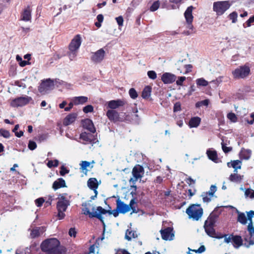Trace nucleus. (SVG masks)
I'll list each match as a JSON object with an SVG mask.
<instances>
[{
  "mask_svg": "<svg viewBox=\"0 0 254 254\" xmlns=\"http://www.w3.org/2000/svg\"><path fill=\"white\" fill-rule=\"evenodd\" d=\"M40 247L42 251L47 254H63L65 251V248L60 245V242L56 238L44 241Z\"/></svg>",
  "mask_w": 254,
  "mask_h": 254,
  "instance_id": "1",
  "label": "nucleus"
},
{
  "mask_svg": "<svg viewBox=\"0 0 254 254\" xmlns=\"http://www.w3.org/2000/svg\"><path fill=\"white\" fill-rule=\"evenodd\" d=\"M91 200H90L82 203V206L83 208L82 210L83 214L86 215H89L90 218L96 217L98 218L104 225L102 215L107 213V210L101 206H98L95 209V207L91 204Z\"/></svg>",
  "mask_w": 254,
  "mask_h": 254,
  "instance_id": "2",
  "label": "nucleus"
},
{
  "mask_svg": "<svg viewBox=\"0 0 254 254\" xmlns=\"http://www.w3.org/2000/svg\"><path fill=\"white\" fill-rule=\"evenodd\" d=\"M81 44V37L80 35H76L71 40L69 45L68 54L70 60L72 61L76 56L77 52Z\"/></svg>",
  "mask_w": 254,
  "mask_h": 254,
  "instance_id": "3",
  "label": "nucleus"
},
{
  "mask_svg": "<svg viewBox=\"0 0 254 254\" xmlns=\"http://www.w3.org/2000/svg\"><path fill=\"white\" fill-rule=\"evenodd\" d=\"M189 218L198 221L202 216L203 209L200 205L192 204L186 209Z\"/></svg>",
  "mask_w": 254,
  "mask_h": 254,
  "instance_id": "4",
  "label": "nucleus"
},
{
  "mask_svg": "<svg viewBox=\"0 0 254 254\" xmlns=\"http://www.w3.org/2000/svg\"><path fill=\"white\" fill-rule=\"evenodd\" d=\"M131 173L132 177L130 178L129 182L132 184L131 187L136 189V186L134 185L138 180H140L143 177L144 174V168L140 165H136L133 168Z\"/></svg>",
  "mask_w": 254,
  "mask_h": 254,
  "instance_id": "5",
  "label": "nucleus"
},
{
  "mask_svg": "<svg viewBox=\"0 0 254 254\" xmlns=\"http://www.w3.org/2000/svg\"><path fill=\"white\" fill-rule=\"evenodd\" d=\"M232 4L229 0L218 1L213 4V10L218 16L222 15L227 11Z\"/></svg>",
  "mask_w": 254,
  "mask_h": 254,
  "instance_id": "6",
  "label": "nucleus"
},
{
  "mask_svg": "<svg viewBox=\"0 0 254 254\" xmlns=\"http://www.w3.org/2000/svg\"><path fill=\"white\" fill-rule=\"evenodd\" d=\"M250 67L248 64L239 66L232 71L233 77L235 79H243L250 74Z\"/></svg>",
  "mask_w": 254,
  "mask_h": 254,
  "instance_id": "7",
  "label": "nucleus"
},
{
  "mask_svg": "<svg viewBox=\"0 0 254 254\" xmlns=\"http://www.w3.org/2000/svg\"><path fill=\"white\" fill-rule=\"evenodd\" d=\"M58 199L57 204V208L58 211V217L59 219H63L65 217L64 212L69 205V202L64 196L59 197Z\"/></svg>",
  "mask_w": 254,
  "mask_h": 254,
  "instance_id": "8",
  "label": "nucleus"
},
{
  "mask_svg": "<svg viewBox=\"0 0 254 254\" xmlns=\"http://www.w3.org/2000/svg\"><path fill=\"white\" fill-rule=\"evenodd\" d=\"M56 82V80H52L50 78L43 80L39 86L38 90L43 94H46L54 88Z\"/></svg>",
  "mask_w": 254,
  "mask_h": 254,
  "instance_id": "9",
  "label": "nucleus"
},
{
  "mask_svg": "<svg viewBox=\"0 0 254 254\" xmlns=\"http://www.w3.org/2000/svg\"><path fill=\"white\" fill-rule=\"evenodd\" d=\"M224 242L226 243H232L235 248H239L243 244V240L239 236L233 235H224Z\"/></svg>",
  "mask_w": 254,
  "mask_h": 254,
  "instance_id": "10",
  "label": "nucleus"
},
{
  "mask_svg": "<svg viewBox=\"0 0 254 254\" xmlns=\"http://www.w3.org/2000/svg\"><path fill=\"white\" fill-rule=\"evenodd\" d=\"M32 101V98L28 96L18 97L11 100L10 106L12 107H22Z\"/></svg>",
  "mask_w": 254,
  "mask_h": 254,
  "instance_id": "11",
  "label": "nucleus"
},
{
  "mask_svg": "<svg viewBox=\"0 0 254 254\" xmlns=\"http://www.w3.org/2000/svg\"><path fill=\"white\" fill-rule=\"evenodd\" d=\"M253 217H254V211L251 210L248 212V219L250 221L248 226V230L251 239L249 242V245L254 244V227L253 226V222L252 221V218Z\"/></svg>",
  "mask_w": 254,
  "mask_h": 254,
  "instance_id": "12",
  "label": "nucleus"
},
{
  "mask_svg": "<svg viewBox=\"0 0 254 254\" xmlns=\"http://www.w3.org/2000/svg\"><path fill=\"white\" fill-rule=\"evenodd\" d=\"M217 190V187L215 185H211L210 190L208 191L202 193L201 196L204 203H208L212 199L215 197V193Z\"/></svg>",
  "mask_w": 254,
  "mask_h": 254,
  "instance_id": "13",
  "label": "nucleus"
},
{
  "mask_svg": "<svg viewBox=\"0 0 254 254\" xmlns=\"http://www.w3.org/2000/svg\"><path fill=\"white\" fill-rule=\"evenodd\" d=\"M193 8H194L192 6L188 7L184 13V16L187 24V27L190 30H192L193 28V26L192 25V22L193 19L192 12Z\"/></svg>",
  "mask_w": 254,
  "mask_h": 254,
  "instance_id": "14",
  "label": "nucleus"
},
{
  "mask_svg": "<svg viewBox=\"0 0 254 254\" xmlns=\"http://www.w3.org/2000/svg\"><path fill=\"white\" fill-rule=\"evenodd\" d=\"M162 238L166 241H171L175 237L174 232L172 227H167L160 230Z\"/></svg>",
  "mask_w": 254,
  "mask_h": 254,
  "instance_id": "15",
  "label": "nucleus"
},
{
  "mask_svg": "<svg viewBox=\"0 0 254 254\" xmlns=\"http://www.w3.org/2000/svg\"><path fill=\"white\" fill-rule=\"evenodd\" d=\"M105 56V51L103 49H100L95 52L92 53L91 60L95 63H100L104 59Z\"/></svg>",
  "mask_w": 254,
  "mask_h": 254,
  "instance_id": "16",
  "label": "nucleus"
},
{
  "mask_svg": "<svg viewBox=\"0 0 254 254\" xmlns=\"http://www.w3.org/2000/svg\"><path fill=\"white\" fill-rule=\"evenodd\" d=\"M204 228L206 233L210 237L220 239L223 238V235L220 233H217L214 229V226L204 225Z\"/></svg>",
  "mask_w": 254,
  "mask_h": 254,
  "instance_id": "17",
  "label": "nucleus"
},
{
  "mask_svg": "<svg viewBox=\"0 0 254 254\" xmlns=\"http://www.w3.org/2000/svg\"><path fill=\"white\" fill-rule=\"evenodd\" d=\"M176 79V76L170 72L163 73L161 77V80L164 84H171L174 82Z\"/></svg>",
  "mask_w": 254,
  "mask_h": 254,
  "instance_id": "18",
  "label": "nucleus"
},
{
  "mask_svg": "<svg viewBox=\"0 0 254 254\" xmlns=\"http://www.w3.org/2000/svg\"><path fill=\"white\" fill-rule=\"evenodd\" d=\"M117 209L121 213H126L130 210L129 206L119 198L117 200Z\"/></svg>",
  "mask_w": 254,
  "mask_h": 254,
  "instance_id": "19",
  "label": "nucleus"
},
{
  "mask_svg": "<svg viewBox=\"0 0 254 254\" xmlns=\"http://www.w3.org/2000/svg\"><path fill=\"white\" fill-rule=\"evenodd\" d=\"M80 139L83 141V144H87L94 142V136L91 133H88L86 132H82L80 135Z\"/></svg>",
  "mask_w": 254,
  "mask_h": 254,
  "instance_id": "20",
  "label": "nucleus"
},
{
  "mask_svg": "<svg viewBox=\"0 0 254 254\" xmlns=\"http://www.w3.org/2000/svg\"><path fill=\"white\" fill-rule=\"evenodd\" d=\"M108 107L112 110L117 109L125 105V102L122 100H113L107 103Z\"/></svg>",
  "mask_w": 254,
  "mask_h": 254,
  "instance_id": "21",
  "label": "nucleus"
},
{
  "mask_svg": "<svg viewBox=\"0 0 254 254\" xmlns=\"http://www.w3.org/2000/svg\"><path fill=\"white\" fill-rule=\"evenodd\" d=\"M106 115L111 121L117 122L120 121L119 114L114 110H109L107 112Z\"/></svg>",
  "mask_w": 254,
  "mask_h": 254,
  "instance_id": "22",
  "label": "nucleus"
},
{
  "mask_svg": "<svg viewBox=\"0 0 254 254\" xmlns=\"http://www.w3.org/2000/svg\"><path fill=\"white\" fill-rule=\"evenodd\" d=\"M77 118V114L75 113H71L65 117L63 121L64 126H68L73 123Z\"/></svg>",
  "mask_w": 254,
  "mask_h": 254,
  "instance_id": "23",
  "label": "nucleus"
},
{
  "mask_svg": "<svg viewBox=\"0 0 254 254\" xmlns=\"http://www.w3.org/2000/svg\"><path fill=\"white\" fill-rule=\"evenodd\" d=\"M87 185L90 189L94 190V193H96V194H98L97 189L98 187V184L96 178H90L87 182Z\"/></svg>",
  "mask_w": 254,
  "mask_h": 254,
  "instance_id": "24",
  "label": "nucleus"
},
{
  "mask_svg": "<svg viewBox=\"0 0 254 254\" xmlns=\"http://www.w3.org/2000/svg\"><path fill=\"white\" fill-rule=\"evenodd\" d=\"M45 231V229L43 227H36L31 230L30 236L32 238H36L42 235Z\"/></svg>",
  "mask_w": 254,
  "mask_h": 254,
  "instance_id": "25",
  "label": "nucleus"
},
{
  "mask_svg": "<svg viewBox=\"0 0 254 254\" xmlns=\"http://www.w3.org/2000/svg\"><path fill=\"white\" fill-rule=\"evenodd\" d=\"M83 126L84 128H86L92 133H94L96 131V129L92 121L89 119H86L83 121Z\"/></svg>",
  "mask_w": 254,
  "mask_h": 254,
  "instance_id": "26",
  "label": "nucleus"
},
{
  "mask_svg": "<svg viewBox=\"0 0 254 254\" xmlns=\"http://www.w3.org/2000/svg\"><path fill=\"white\" fill-rule=\"evenodd\" d=\"M71 101L75 105L83 104L88 101V97L86 96L74 97L71 99Z\"/></svg>",
  "mask_w": 254,
  "mask_h": 254,
  "instance_id": "27",
  "label": "nucleus"
},
{
  "mask_svg": "<svg viewBox=\"0 0 254 254\" xmlns=\"http://www.w3.org/2000/svg\"><path fill=\"white\" fill-rule=\"evenodd\" d=\"M65 183L64 180L62 178H59L55 181L53 184V188L56 190L58 189L65 187Z\"/></svg>",
  "mask_w": 254,
  "mask_h": 254,
  "instance_id": "28",
  "label": "nucleus"
},
{
  "mask_svg": "<svg viewBox=\"0 0 254 254\" xmlns=\"http://www.w3.org/2000/svg\"><path fill=\"white\" fill-rule=\"evenodd\" d=\"M206 154L210 160L214 162H217L218 157L215 150L209 149L206 151Z\"/></svg>",
  "mask_w": 254,
  "mask_h": 254,
  "instance_id": "29",
  "label": "nucleus"
},
{
  "mask_svg": "<svg viewBox=\"0 0 254 254\" xmlns=\"http://www.w3.org/2000/svg\"><path fill=\"white\" fill-rule=\"evenodd\" d=\"M217 217V216L215 215L211 214L205 221L204 225L214 226L215 223L216 222Z\"/></svg>",
  "mask_w": 254,
  "mask_h": 254,
  "instance_id": "30",
  "label": "nucleus"
},
{
  "mask_svg": "<svg viewBox=\"0 0 254 254\" xmlns=\"http://www.w3.org/2000/svg\"><path fill=\"white\" fill-rule=\"evenodd\" d=\"M31 10L29 7L25 8L22 14L21 19L24 21H29L31 18Z\"/></svg>",
  "mask_w": 254,
  "mask_h": 254,
  "instance_id": "31",
  "label": "nucleus"
},
{
  "mask_svg": "<svg viewBox=\"0 0 254 254\" xmlns=\"http://www.w3.org/2000/svg\"><path fill=\"white\" fill-rule=\"evenodd\" d=\"M201 121V119L198 117L191 118L189 122V126L190 127H197Z\"/></svg>",
  "mask_w": 254,
  "mask_h": 254,
  "instance_id": "32",
  "label": "nucleus"
},
{
  "mask_svg": "<svg viewBox=\"0 0 254 254\" xmlns=\"http://www.w3.org/2000/svg\"><path fill=\"white\" fill-rule=\"evenodd\" d=\"M252 154V151L249 149H242L240 153V158L245 160H249Z\"/></svg>",
  "mask_w": 254,
  "mask_h": 254,
  "instance_id": "33",
  "label": "nucleus"
},
{
  "mask_svg": "<svg viewBox=\"0 0 254 254\" xmlns=\"http://www.w3.org/2000/svg\"><path fill=\"white\" fill-rule=\"evenodd\" d=\"M242 164V161L239 160L232 161L227 163L228 167H232L234 169H241Z\"/></svg>",
  "mask_w": 254,
  "mask_h": 254,
  "instance_id": "34",
  "label": "nucleus"
},
{
  "mask_svg": "<svg viewBox=\"0 0 254 254\" xmlns=\"http://www.w3.org/2000/svg\"><path fill=\"white\" fill-rule=\"evenodd\" d=\"M244 178L243 175H240L237 173L232 174L229 177V180L233 182H240Z\"/></svg>",
  "mask_w": 254,
  "mask_h": 254,
  "instance_id": "35",
  "label": "nucleus"
},
{
  "mask_svg": "<svg viewBox=\"0 0 254 254\" xmlns=\"http://www.w3.org/2000/svg\"><path fill=\"white\" fill-rule=\"evenodd\" d=\"M137 237V234L135 231L127 229L126 231L125 239L128 241H130L132 238H135Z\"/></svg>",
  "mask_w": 254,
  "mask_h": 254,
  "instance_id": "36",
  "label": "nucleus"
},
{
  "mask_svg": "<svg viewBox=\"0 0 254 254\" xmlns=\"http://www.w3.org/2000/svg\"><path fill=\"white\" fill-rule=\"evenodd\" d=\"M238 212V221L242 224H246L248 220V217H247L244 213Z\"/></svg>",
  "mask_w": 254,
  "mask_h": 254,
  "instance_id": "37",
  "label": "nucleus"
},
{
  "mask_svg": "<svg viewBox=\"0 0 254 254\" xmlns=\"http://www.w3.org/2000/svg\"><path fill=\"white\" fill-rule=\"evenodd\" d=\"M151 88L150 86H146L142 92V97L144 99L148 98L151 95Z\"/></svg>",
  "mask_w": 254,
  "mask_h": 254,
  "instance_id": "38",
  "label": "nucleus"
},
{
  "mask_svg": "<svg viewBox=\"0 0 254 254\" xmlns=\"http://www.w3.org/2000/svg\"><path fill=\"white\" fill-rule=\"evenodd\" d=\"M196 83L199 86H206L208 84V82L203 78H200L196 80Z\"/></svg>",
  "mask_w": 254,
  "mask_h": 254,
  "instance_id": "39",
  "label": "nucleus"
},
{
  "mask_svg": "<svg viewBox=\"0 0 254 254\" xmlns=\"http://www.w3.org/2000/svg\"><path fill=\"white\" fill-rule=\"evenodd\" d=\"M227 116V118L233 123H236L237 121L238 118L233 113H229Z\"/></svg>",
  "mask_w": 254,
  "mask_h": 254,
  "instance_id": "40",
  "label": "nucleus"
},
{
  "mask_svg": "<svg viewBox=\"0 0 254 254\" xmlns=\"http://www.w3.org/2000/svg\"><path fill=\"white\" fill-rule=\"evenodd\" d=\"M208 104H209V100L208 99H205L203 101L197 102L195 104V107L196 108H199L202 106H207L208 105Z\"/></svg>",
  "mask_w": 254,
  "mask_h": 254,
  "instance_id": "41",
  "label": "nucleus"
},
{
  "mask_svg": "<svg viewBox=\"0 0 254 254\" xmlns=\"http://www.w3.org/2000/svg\"><path fill=\"white\" fill-rule=\"evenodd\" d=\"M0 135L4 138H8L10 136L9 131L3 128L0 129Z\"/></svg>",
  "mask_w": 254,
  "mask_h": 254,
  "instance_id": "42",
  "label": "nucleus"
},
{
  "mask_svg": "<svg viewBox=\"0 0 254 254\" xmlns=\"http://www.w3.org/2000/svg\"><path fill=\"white\" fill-rule=\"evenodd\" d=\"M160 6V2L159 1H156L153 3L150 7V10L151 11H155L157 10Z\"/></svg>",
  "mask_w": 254,
  "mask_h": 254,
  "instance_id": "43",
  "label": "nucleus"
},
{
  "mask_svg": "<svg viewBox=\"0 0 254 254\" xmlns=\"http://www.w3.org/2000/svg\"><path fill=\"white\" fill-rule=\"evenodd\" d=\"M59 165V161L58 160L49 161L47 163V166L49 168L53 167H57Z\"/></svg>",
  "mask_w": 254,
  "mask_h": 254,
  "instance_id": "44",
  "label": "nucleus"
},
{
  "mask_svg": "<svg viewBox=\"0 0 254 254\" xmlns=\"http://www.w3.org/2000/svg\"><path fill=\"white\" fill-rule=\"evenodd\" d=\"M245 194L246 196H249L250 197L253 198H254V190L248 189L245 190Z\"/></svg>",
  "mask_w": 254,
  "mask_h": 254,
  "instance_id": "45",
  "label": "nucleus"
},
{
  "mask_svg": "<svg viewBox=\"0 0 254 254\" xmlns=\"http://www.w3.org/2000/svg\"><path fill=\"white\" fill-rule=\"evenodd\" d=\"M90 163L89 162L84 161H82L81 163L80 164V169L83 171H86L87 168L90 166Z\"/></svg>",
  "mask_w": 254,
  "mask_h": 254,
  "instance_id": "46",
  "label": "nucleus"
},
{
  "mask_svg": "<svg viewBox=\"0 0 254 254\" xmlns=\"http://www.w3.org/2000/svg\"><path fill=\"white\" fill-rule=\"evenodd\" d=\"M129 94L130 97L134 99L136 98L138 96V94L136 91V90L134 88H131L129 90Z\"/></svg>",
  "mask_w": 254,
  "mask_h": 254,
  "instance_id": "47",
  "label": "nucleus"
},
{
  "mask_svg": "<svg viewBox=\"0 0 254 254\" xmlns=\"http://www.w3.org/2000/svg\"><path fill=\"white\" fill-rule=\"evenodd\" d=\"M147 75L151 79H155L157 78V74L153 70H149L147 72Z\"/></svg>",
  "mask_w": 254,
  "mask_h": 254,
  "instance_id": "48",
  "label": "nucleus"
},
{
  "mask_svg": "<svg viewBox=\"0 0 254 254\" xmlns=\"http://www.w3.org/2000/svg\"><path fill=\"white\" fill-rule=\"evenodd\" d=\"M237 16L238 15L236 12H233L229 14V18L232 20L233 23H235L237 21Z\"/></svg>",
  "mask_w": 254,
  "mask_h": 254,
  "instance_id": "49",
  "label": "nucleus"
},
{
  "mask_svg": "<svg viewBox=\"0 0 254 254\" xmlns=\"http://www.w3.org/2000/svg\"><path fill=\"white\" fill-rule=\"evenodd\" d=\"M28 146L29 149L33 150L36 148L37 144L35 142L32 140H30L29 141Z\"/></svg>",
  "mask_w": 254,
  "mask_h": 254,
  "instance_id": "50",
  "label": "nucleus"
},
{
  "mask_svg": "<svg viewBox=\"0 0 254 254\" xmlns=\"http://www.w3.org/2000/svg\"><path fill=\"white\" fill-rule=\"evenodd\" d=\"M93 111V107L92 105H87L84 107L83 109V111L85 113H88L90 112H92Z\"/></svg>",
  "mask_w": 254,
  "mask_h": 254,
  "instance_id": "51",
  "label": "nucleus"
},
{
  "mask_svg": "<svg viewBox=\"0 0 254 254\" xmlns=\"http://www.w3.org/2000/svg\"><path fill=\"white\" fill-rule=\"evenodd\" d=\"M186 78L185 76L179 77L178 80L176 81L177 85L182 86L184 81L186 80Z\"/></svg>",
  "mask_w": 254,
  "mask_h": 254,
  "instance_id": "52",
  "label": "nucleus"
},
{
  "mask_svg": "<svg viewBox=\"0 0 254 254\" xmlns=\"http://www.w3.org/2000/svg\"><path fill=\"white\" fill-rule=\"evenodd\" d=\"M35 202L37 206L40 207L44 202V199L43 198L40 197L36 199Z\"/></svg>",
  "mask_w": 254,
  "mask_h": 254,
  "instance_id": "53",
  "label": "nucleus"
},
{
  "mask_svg": "<svg viewBox=\"0 0 254 254\" xmlns=\"http://www.w3.org/2000/svg\"><path fill=\"white\" fill-rule=\"evenodd\" d=\"M69 173V170L66 169L65 167L64 166H62L61 168V170L60 171V175L61 176H64L65 174H67Z\"/></svg>",
  "mask_w": 254,
  "mask_h": 254,
  "instance_id": "54",
  "label": "nucleus"
},
{
  "mask_svg": "<svg viewBox=\"0 0 254 254\" xmlns=\"http://www.w3.org/2000/svg\"><path fill=\"white\" fill-rule=\"evenodd\" d=\"M116 19L120 26H122L123 25L124 19L122 16L116 17Z\"/></svg>",
  "mask_w": 254,
  "mask_h": 254,
  "instance_id": "55",
  "label": "nucleus"
},
{
  "mask_svg": "<svg viewBox=\"0 0 254 254\" xmlns=\"http://www.w3.org/2000/svg\"><path fill=\"white\" fill-rule=\"evenodd\" d=\"M221 144H222V149L225 153H228L232 150V148L229 147H227L226 146H225V145L224 144V143L223 142H222Z\"/></svg>",
  "mask_w": 254,
  "mask_h": 254,
  "instance_id": "56",
  "label": "nucleus"
},
{
  "mask_svg": "<svg viewBox=\"0 0 254 254\" xmlns=\"http://www.w3.org/2000/svg\"><path fill=\"white\" fill-rule=\"evenodd\" d=\"M135 203V201L134 199H132L129 202V204L128 205L129 206V209H132L133 212H134L135 211V207L133 206L134 204Z\"/></svg>",
  "mask_w": 254,
  "mask_h": 254,
  "instance_id": "57",
  "label": "nucleus"
},
{
  "mask_svg": "<svg viewBox=\"0 0 254 254\" xmlns=\"http://www.w3.org/2000/svg\"><path fill=\"white\" fill-rule=\"evenodd\" d=\"M68 234L70 237H73L75 238L76 237V232L74 228H71L69 229L68 232Z\"/></svg>",
  "mask_w": 254,
  "mask_h": 254,
  "instance_id": "58",
  "label": "nucleus"
},
{
  "mask_svg": "<svg viewBox=\"0 0 254 254\" xmlns=\"http://www.w3.org/2000/svg\"><path fill=\"white\" fill-rule=\"evenodd\" d=\"M185 67L186 68V71L184 72V74H187L191 71L192 66L191 64H186L185 65Z\"/></svg>",
  "mask_w": 254,
  "mask_h": 254,
  "instance_id": "59",
  "label": "nucleus"
},
{
  "mask_svg": "<svg viewBox=\"0 0 254 254\" xmlns=\"http://www.w3.org/2000/svg\"><path fill=\"white\" fill-rule=\"evenodd\" d=\"M181 104L180 103L178 102L176 103L174 105V112H178L181 110Z\"/></svg>",
  "mask_w": 254,
  "mask_h": 254,
  "instance_id": "60",
  "label": "nucleus"
},
{
  "mask_svg": "<svg viewBox=\"0 0 254 254\" xmlns=\"http://www.w3.org/2000/svg\"><path fill=\"white\" fill-rule=\"evenodd\" d=\"M254 22V15L250 17L246 22L248 27H250L251 24Z\"/></svg>",
  "mask_w": 254,
  "mask_h": 254,
  "instance_id": "61",
  "label": "nucleus"
},
{
  "mask_svg": "<svg viewBox=\"0 0 254 254\" xmlns=\"http://www.w3.org/2000/svg\"><path fill=\"white\" fill-rule=\"evenodd\" d=\"M205 247L204 246H201L198 249H197L196 250H194V251L197 253H202L204 252L205 251Z\"/></svg>",
  "mask_w": 254,
  "mask_h": 254,
  "instance_id": "62",
  "label": "nucleus"
},
{
  "mask_svg": "<svg viewBox=\"0 0 254 254\" xmlns=\"http://www.w3.org/2000/svg\"><path fill=\"white\" fill-rule=\"evenodd\" d=\"M74 104H73V101H71L68 104V106L64 108L65 111H70L73 107Z\"/></svg>",
  "mask_w": 254,
  "mask_h": 254,
  "instance_id": "63",
  "label": "nucleus"
},
{
  "mask_svg": "<svg viewBox=\"0 0 254 254\" xmlns=\"http://www.w3.org/2000/svg\"><path fill=\"white\" fill-rule=\"evenodd\" d=\"M186 182L189 185H191V184H194L195 183V181L190 177L187 179Z\"/></svg>",
  "mask_w": 254,
  "mask_h": 254,
  "instance_id": "64",
  "label": "nucleus"
}]
</instances>
